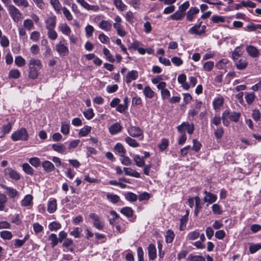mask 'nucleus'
Returning a JSON list of instances; mask_svg holds the SVG:
<instances>
[{"mask_svg": "<svg viewBox=\"0 0 261 261\" xmlns=\"http://www.w3.org/2000/svg\"><path fill=\"white\" fill-rule=\"evenodd\" d=\"M42 66L41 61L39 59L32 58L29 63V77L33 80L36 79Z\"/></svg>", "mask_w": 261, "mask_h": 261, "instance_id": "f257e3e1", "label": "nucleus"}, {"mask_svg": "<svg viewBox=\"0 0 261 261\" xmlns=\"http://www.w3.org/2000/svg\"><path fill=\"white\" fill-rule=\"evenodd\" d=\"M184 126H187L188 127V133L189 134H192L194 130V125L193 123L190 124L188 122H183L180 125L177 127V131L181 134L178 141V143L179 145L184 144L187 140V136L186 132L184 131L182 128Z\"/></svg>", "mask_w": 261, "mask_h": 261, "instance_id": "f03ea898", "label": "nucleus"}, {"mask_svg": "<svg viewBox=\"0 0 261 261\" xmlns=\"http://www.w3.org/2000/svg\"><path fill=\"white\" fill-rule=\"evenodd\" d=\"M11 139L14 141L19 140L25 141L29 139V134L25 128H21L12 133Z\"/></svg>", "mask_w": 261, "mask_h": 261, "instance_id": "7ed1b4c3", "label": "nucleus"}, {"mask_svg": "<svg viewBox=\"0 0 261 261\" xmlns=\"http://www.w3.org/2000/svg\"><path fill=\"white\" fill-rule=\"evenodd\" d=\"M114 22L113 24L118 36L123 37L126 35V32L122 25V19L119 15H116L114 18Z\"/></svg>", "mask_w": 261, "mask_h": 261, "instance_id": "20e7f679", "label": "nucleus"}, {"mask_svg": "<svg viewBox=\"0 0 261 261\" xmlns=\"http://www.w3.org/2000/svg\"><path fill=\"white\" fill-rule=\"evenodd\" d=\"M7 9L9 15L15 22H18L22 19L21 13L15 6L9 5Z\"/></svg>", "mask_w": 261, "mask_h": 261, "instance_id": "39448f33", "label": "nucleus"}, {"mask_svg": "<svg viewBox=\"0 0 261 261\" xmlns=\"http://www.w3.org/2000/svg\"><path fill=\"white\" fill-rule=\"evenodd\" d=\"M65 41L63 40L60 41L55 45V50L61 57H65L69 54V49L68 46L65 44Z\"/></svg>", "mask_w": 261, "mask_h": 261, "instance_id": "423d86ee", "label": "nucleus"}, {"mask_svg": "<svg viewBox=\"0 0 261 261\" xmlns=\"http://www.w3.org/2000/svg\"><path fill=\"white\" fill-rule=\"evenodd\" d=\"M89 217L93 220V226L98 230H102L104 227V223L100 217L95 213H91Z\"/></svg>", "mask_w": 261, "mask_h": 261, "instance_id": "0eeeda50", "label": "nucleus"}, {"mask_svg": "<svg viewBox=\"0 0 261 261\" xmlns=\"http://www.w3.org/2000/svg\"><path fill=\"white\" fill-rule=\"evenodd\" d=\"M127 132L128 134L133 137H138L142 136L140 140L143 139V131L139 127L132 126L128 128Z\"/></svg>", "mask_w": 261, "mask_h": 261, "instance_id": "6e6552de", "label": "nucleus"}, {"mask_svg": "<svg viewBox=\"0 0 261 261\" xmlns=\"http://www.w3.org/2000/svg\"><path fill=\"white\" fill-rule=\"evenodd\" d=\"M246 50L248 56L253 58H258L260 55L258 49L253 45H247L246 47Z\"/></svg>", "mask_w": 261, "mask_h": 261, "instance_id": "1a4fd4ad", "label": "nucleus"}, {"mask_svg": "<svg viewBox=\"0 0 261 261\" xmlns=\"http://www.w3.org/2000/svg\"><path fill=\"white\" fill-rule=\"evenodd\" d=\"M44 22L47 30L55 29L57 23V17L55 15H52L48 17Z\"/></svg>", "mask_w": 261, "mask_h": 261, "instance_id": "9d476101", "label": "nucleus"}, {"mask_svg": "<svg viewBox=\"0 0 261 261\" xmlns=\"http://www.w3.org/2000/svg\"><path fill=\"white\" fill-rule=\"evenodd\" d=\"M4 174L6 176H9L10 178L17 180L20 179L19 173L11 168L8 167L4 170Z\"/></svg>", "mask_w": 261, "mask_h": 261, "instance_id": "9b49d317", "label": "nucleus"}, {"mask_svg": "<svg viewBox=\"0 0 261 261\" xmlns=\"http://www.w3.org/2000/svg\"><path fill=\"white\" fill-rule=\"evenodd\" d=\"M76 2L80 4L83 8L88 11H97L99 10V7L97 5H90L85 0H76Z\"/></svg>", "mask_w": 261, "mask_h": 261, "instance_id": "f8f14e48", "label": "nucleus"}, {"mask_svg": "<svg viewBox=\"0 0 261 261\" xmlns=\"http://www.w3.org/2000/svg\"><path fill=\"white\" fill-rule=\"evenodd\" d=\"M236 68L239 70H244L248 66V63L246 59L243 58H238L233 60Z\"/></svg>", "mask_w": 261, "mask_h": 261, "instance_id": "ddd939ff", "label": "nucleus"}, {"mask_svg": "<svg viewBox=\"0 0 261 261\" xmlns=\"http://www.w3.org/2000/svg\"><path fill=\"white\" fill-rule=\"evenodd\" d=\"M98 27L106 32H110L112 30V24L111 20H102L99 22Z\"/></svg>", "mask_w": 261, "mask_h": 261, "instance_id": "4468645a", "label": "nucleus"}, {"mask_svg": "<svg viewBox=\"0 0 261 261\" xmlns=\"http://www.w3.org/2000/svg\"><path fill=\"white\" fill-rule=\"evenodd\" d=\"M138 77V72L136 70L129 71L125 76V82L127 84L130 83L132 81L136 80Z\"/></svg>", "mask_w": 261, "mask_h": 261, "instance_id": "2eb2a0df", "label": "nucleus"}, {"mask_svg": "<svg viewBox=\"0 0 261 261\" xmlns=\"http://www.w3.org/2000/svg\"><path fill=\"white\" fill-rule=\"evenodd\" d=\"M199 10L196 7H191L187 13V19L191 22L194 19V16L198 13Z\"/></svg>", "mask_w": 261, "mask_h": 261, "instance_id": "dca6fc26", "label": "nucleus"}, {"mask_svg": "<svg viewBox=\"0 0 261 261\" xmlns=\"http://www.w3.org/2000/svg\"><path fill=\"white\" fill-rule=\"evenodd\" d=\"M148 256L150 260H153L156 257V250L154 245L150 244L148 247Z\"/></svg>", "mask_w": 261, "mask_h": 261, "instance_id": "f3484780", "label": "nucleus"}, {"mask_svg": "<svg viewBox=\"0 0 261 261\" xmlns=\"http://www.w3.org/2000/svg\"><path fill=\"white\" fill-rule=\"evenodd\" d=\"M204 193L206 195L203 198L204 202L212 203L217 200V197L216 195H214L211 192H207L206 191H205Z\"/></svg>", "mask_w": 261, "mask_h": 261, "instance_id": "a211bd4d", "label": "nucleus"}, {"mask_svg": "<svg viewBox=\"0 0 261 261\" xmlns=\"http://www.w3.org/2000/svg\"><path fill=\"white\" fill-rule=\"evenodd\" d=\"M224 99L222 96L215 98L213 101L215 110L220 109L223 105Z\"/></svg>", "mask_w": 261, "mask_h": 261, "instance_id": "6ab92c4d", "label": "nucleus"}, {"mask_svg": "<svg viewBox=\"0 0 261 261\" xmlns=\"http://www.w3.org/2000/svg\"><path fill=\"white\" fill-rule=\"evenodd\" d=\"M243 53L244 51L242 49V45L236 47L232 53L231 56L232 60H236L238 58H239L243 55Z\"/></svg>", "mask_w": 261, "mask_h": 261, "instance_id": "aec40b11", "label": "nucleus"}, {"mask_svg": "<svg viewBox=\"0 0 261 261\" xmlns=\"http://www.w3.org/2000/svg\"><path fill=\"white\" fill-rule=\"evenodd\" d=\"M58 28L60 31L67 36H69L71 32V29L66 23L60 24Z\"/></svg>", "mask_w": 261, "mask_h": 261, "instance_id": "412c9836", "label": "nucleus"}, {"mask_svg": "<svg viewBox=\"0 0 261 261\" xmlns=\"http://www.w3.org/2000/svg\"><path fill=\"white\" fill-rule=\"evenodd\" d=\"M42 166L43 169L47 172H50L54 171L55 169L54 164L50 161H45L42 162Z\"/></svg>", "mask_w": 261, "mask_h": 261, "instance_id": "4be33fe9", "label": "nucleus"}, {"mask_svg": "<svg viewBox=\"0 0 261 261\" xmlns=\"http://www.w3.org/2000/svg\"><path fill=\"white\" fill-rule=\"evenodd\" d=\"M122 127L119 123H115L109 128V132L112 135H115L122 130Z\"/></svg>", "mask_w": 261, "mask_h": 261, "instance_id": "5701e85b", "label": "nucleus"}, {"mask_svg": "<svg viewBox=\"0 0 261 261\" xmlns=\"http://www.w3.org/2000/svg\"><path fill=\"white\" fill-rule=\"evenodd\" d=\"M50 4L57 13H61L63 7L59 0H50Z\"/></svg>", "mask_w": 261, "mask_h": 261, "instance_id": "b1692460", "label": "nucleus"}, {"mask_svg": "<svg viewBox=\"0 0 261 261\" xmlns=\"http://www.w3.org/2000/svg\"><path fill=\"white\" fill-rule=\"evenodd\" d=\"M33 197L30 194L27 195L21 201V205L23 206H28L33 204Z\"/></svg>", "mask_w": 261, "mask_h": 261, "instance_id": "393cba45", "label": "nucleus"}, {"mask_svg": "<svg viewBox=\"0 0 261 261\" xmlns=\"http://www.w3.org/2000/svg\"><path fill=\"white\" fill-rule=\"evenodd\" d=\"M57 200L53 199L48 201L47 204V211L51 214L54 213L57 210Z\"/></svg>", "mask_w": 261, "mask_h": 261, "instance_id": "a878e982", "label": "nucleus"}, {"mask_svg": "<svg viewBox=\"0 0 261 261\" xmlns=\"http://www.w3.org/2000/svg\"><path fill=\"white\" fill-rule=\"evenodd\" d=\"M201 22L198 24H196L192 27L189 31V32L191 34H196L200 35L204 32V30L199 31Z\"/></svg>", "mask_w": 261, "mask_h": 261, "instance_id": "bb28decb", "label": "nucleus"}, {"mask_svg": "<svg viewBox=\"0 0 261 261\" xmlns=\"http://www.w3.org/2000/svg\"><path fill=\"white\" fill-rule=\"evenodd\" d=\"M185 16V13H182L179 10H177L175 13L171 15L168 19L173 20H181Z\"/></svg>", "mask_w": 261, "mask_h": 261, "instance_id": "cd10ccee", "label": "nucleus"}, {"mask_svg": "<svg viewBox=\"0 0 261 261\" xmlns=\"http://www.w3.org/2000/svg\"><path fill=\"white\" fill-rule=\"evenodd\" d=\"M2 187L7 190V194L11 198H14L18 195V192L14 188L2 186Z\"/></svg>", "mask_w": 261, "mask_h": 261, "instance_id": "c85d7f7f", "label": "nucleus"}, {"mask_svg": "<svg viewBox=\"0 0 261 261\" xmlns=\"http://www.w3.org/2000/svg\"><path fill=\"white\" fill-rule=\"evenodd\" d=\"M69 122L64 121L61 122V132L64 135H67L69 133Z\"/></svg>", "mask_w": 261, "mask_h": 261, "instance_id": "c756f323", "label": "nucleus"}, {"mask_svg": "<svg viewBox=\"0 0 261 261\" xmlns=\"http://www.w3.org/2000/svg\"><path fill=\"white\" fill-rule=\"evenodd\" d=\"M114 5L120 11H123L126 10L127 6L123 3L122 0H114Z\"/></svg>", "mask_w": 261, "mask_h": 261, "instance_id": "7c9ffc66", "label": "nucleus"}, {"mask_svg": "<svg viewBox=\"0 0 261 261\" xmlns=\"http://www.w3.org/2000/svg\"><path fill=\"white\" fill-rule=\"evenodd\" d=\"M199 236V231L197 229L194 231H190L187 236V240L194 241L198 239Z\"/></svg>", "mask_w": 261, "mask_h": 261, "instance_id": "2f4dec72", "label": "nucleus"}, {"mask_svg": "<svg viewBox=\"0 0 261 261\" xmlns=\"http://www.w3.org/2000/svg\"><path fill=\"white\" fill-rule=\"evenodd\" d=\"M143 93L146 97L152 98L155 95V92L149 86H145L143 90Z\"/></svg>", "mask_w": 261, "mask_h": 261, "instance_id": "473e14b6", "label": "nucleus"}, {"mask_svg": "<svg viewBox=\"0 0 261 261\" xmlns=\"http://www.w3.org/2000/svg\"><path fill=\"white\" fill-rule=\"evenodd\" d=\"M53 149L59 153H65L66 152V147L63 144H54L52 145Z\"/></svg>", "mask_w": 261, "mask_h": 261, "instance_id": "72a5a7b5", "label": "nucleus"}, {"mask_svg": "<svg viewBox=\"0 0 261 261\" xmlns=\"http://www.w3.org/2000/svg\"><path fill=\"white\" fill-rule=\"evenodd\" d=\"M107 198L109 201L114 204L118 203L120 200V198L119 196L110 193L107 194Z\"/></svg>", "mask_w": 261, "mask_h": 261, "instance_id": "f704fd0d", "label": "nucleus"}, {"mask_svg": "<svg viewBox=\"0 0 261 261\" xmlns=\"http://www.w3.org/2000/svg\"><path fill=\"white\" fill-rule=\"evenodd\" d=\"M120 212L127 218L132 217L134 214V211L130 207H124L121 208Z\"/></svg>", "mask_w": 261, "mask_h": 261, "instance_id": "c9c22d12", "label": "nucleus"}, {"mask_svg": "<svg viewBox=\"0 0 261 261\" xmlns=\"http://www.w3.org/2000/svg\"><path fill=\"white\" fill-rule=\"evenodd\" d=\"M125 142L130 146L135 148L140 146V144L137 141L130 137H126L125 138Z\"/></svg>", "mask_w": 261, "mask_h": 261, "instance_id": "e433bc0d", "label": "nucleus"}, {"mask_svg": "<svg viewBox=\"0 0 261 261\" xmlns=\"http://www.w3.org/2000/svg\"><path fill=\"white\" fill-rule=\"evenodd\" d=\"M14 62L15 65L19 67L24 66L26 64L25 60L21 56H16Z\"/></svg>", "mask_w": 261, "mask_h": 261, "instance_id": "4c0bfd02", "label": "nucleus"}, {"mask_svg": "<svg viewBox=\"0 0 261 261\" xmlns=\"http://www.w3.org/2000/svg\"><path fill=\"white\" fill-rule=\"evenodd\" d=\"M23 28L28 31H30L34 29V25L33 21L30 19H27L23 21Z\"/></svg>", "mask_w": 261, "mask_h": 261, "instance_id": "58836bf2", "label": "nucleus"}, {"mask_svg": "<svg viewBox=\"0 0 261 261\" xmlns=\"http://www.w3.org/2000/svg\"><path fill=\"white\" fill-rule=\"evenodd\" d=\"M12 127V124L11 123L9 122L7 125L3 126L1 129L2 133V135H0V138H3L5 135L7 134H8L11 130Z\"/></svg>", "mask_w": 261, "mask_h": 261, "instance_id": "ea45409f", "label": "nucleus"}, {"mask_svg": "<svg viewBox=\"0 0 261 261\" xmlns=\"http://www.w3.org/2000/svg\"><path fill=\"white\" fill-rule=\"evenodd\" d=\"M29 238V236L27 235L24 237V238L22 240L16 239L14 241V247L15 248H19L23 245V244L26 242Z\"/></svg>", "mask_w": 261, "mask_h": 261, "instance_id": "a19ab883", "label": "nucleus"}, {"mask_svg": "<svg viewBox=\"0 0 261 261\" xmlns=\"http://www.w3.org/2000/svg\"><path fill=\"white\" fill-rule=\"evenodd\" d=\"M114 149L117 152H118L120 156H123L126 152V151L122 145L119 143L116 144L114 147Z\"/></svg>", "mask_w": 261, "mask_h": 261, "instance_id": "79ce46f5", "label": "nucleus"}, {"mask_svg": "<svg viewBox=\"0 0 261 261\" xmlns=\"http://www.w3.org/2000/svg\"><path fill=\"white\" fill-rule=\"evenodd\" d=\"M189 261H205V258L201 255H193L190 254L187 258Z\"/></svg>", "mask_w": 261, "mask_h": 261, "instance_id": "37998d69", "label": "nucleus"}, {"mask_svg": "<svg viewBox=\"0 0 261 261\" xmlns=\"http://www.w3.org/2000/svg\"><path fill=\"white\" fill-rule=\"evenodd\" d=\"M134 160L137 166L139 167H143L145 165V161L144 158L140 157L139 155H135L134 157Z\"/></svg>", "mask_w": 261, "mask_h": 261, "instance_id": "c03bdc74", "label": "nucleus"}, {"mask_svg": "<svg viewBox=\"0 0 261 261\" xmlns=\"http://www.w3.org/2000/svg\"><path fill=\"white\" fill-rule=\"evenodd\" d=\"M9 79H18L20 76V72L17 69H13L9 71Z\"/></svg>", "mask_w": 261, "mask_h": 261, "instance_id": "a18cd8bd", "label": "nucleus"}, {"mask_svg": "<svg viewBox=\"0 0 261 261\" xmlns=\"http://www.w3.org/2000/svg\"><path fill=\"white\" fill-rule=\"evenodd\" d=\"M91 127L86 125L81 129L79 135L80 137L87 136L88 134L91 132Z\"/></svg>", "mask_w": 261, "mask_h": 261, "instance_id": "49530a36", "label": "nucleus"}, {"mask_svg": "<svg viewBox=\"0 0 261 261\" xmlns=\"http://www.w3.org/2000/svg\"><path fill=\"white\" fill-rule=\"evenodd\" d=\"M195 201V208L194 210V215L196 216H197L198 213L199 212L200 209L201 208V203H200V199L199 197L196 196L194 198Z\"/></svg>", "mask_w": 261, "mask_h": 261, "instance_id": "de8ad7c7", "label": "nucleus"}, {"mask_svg": "<svg viewBox=\"0 0 261 261\" xmlns=\"http://www.w3.org/2000/svg\"><path fill=\"white\" fill-rule=\"evenodd\" d=\"M255 98V94L253 92L247 93L245 97L246 101L248 105L252 104L254 101Z\"/></svg>", "mask_w": 261, "mask_h": 261, "instance_id": "09e8293b", "label": "nucleus"}, {"mask_svg": "<svg viewBox=\"0 0 261 261\" xmlns=\"http://www.w3.org/2000/svg\"><path fill=\"white\" fill-rule=\"evenodd\" d=\"M22 169L25 173L27 174L32 175L34 174V169L28 163H24L22 164Z\"/></svg>", "mask_w": 261, "mask_h": 261, "instance_id": "8fccbe9b", "label": "nucleus"}, {"mask_svg": "<svg viewBox=\"0 0 261 261\" xmlns=\"http://www.w3.org/2000/svg\"><path fill=\"white\" fill-rule=\"evenodd\" d=\"M13 1L18 7L27 8L29 6V2L27 0H13Z\"/></svg>", "mask_w": 261, "mask_h": 261, "instance_id": "3c124183", "label": "nucleus"}, {"mask_svg": "<svg viewBox=\"0 0 261 261\" xmlns=\"http://www.w3.org/2000/svg\"><path fill=\"white\" fill-rule=\"evenodd\" d=\"M47 36L50 40H55L58 37V34L55 29L47 30Z\"/></svg>", "mask_w": 261, "mask_h": 261, "instance_id": "603ef678", "label": "nucleus"}, {"mask_svg": "<svg viewBox=\"0 0 261 261\" xmlns=\"http://www.w3.org/2000/svg\"><path fill=\"white\" fill-rule=\"evenodd\" d=\"M175 234L174 232L171 230H168L166 234V241L167 243H172L174 238Z\"/></svg>", "mask_w": 261, "mask_h": 261, "instance_id": "864d4df0", "label": "nucleus"}, {"mask_svg": "<svg viewBox=\"0 0 261 261\" xmlns=\"http://www.w3.org/2000/svg\"><path fill=\"white\" fill-rule=\"evenodd\" d=\"M18 30L20 39L23 41H25L28 38L25 29L22 27H18Z\"/></svg>", "mask_w": 261, "mask_h": 261, "instance_id": "5fc2aeb1", "label": "nucleus"}, {"mask_svg": "<svg viewBox=\"0 0 261 261\" xmlns=\"http://www.w3.org/2000/svg\"><path fill=\"white\" fill-rule=\"evenodd\" d=\"M48 239L49 240L51 241L50 244L52 247L56 246L59 242L57 235L55 233H51L50 235H49Z\"/></svg>", "mask_w": 261, "mask_h": 261, "instance_id": "6e6d98bb", "label": "nucleus"}, {"mask_svg": "<svg viewBox=\"0 0 261 261\" xmlns=\"http://www.w3.org/2000/svg\"><path fill=\"white\" fill-rule=\"evenodd\" d=\"M214 67V63L212 61H207L203 65V69L205 71H211Z\"/></svg>", "mask_w": 261, "mask_h": 261, "instance_id": "4d7b16f0", "label": "nucleus"}, {"mask_svg": "<svg viewBox=\"0 0 261 261\" xmlns=\"http://www.w3.org/2000/svg\"><path fill=\"white\" fill-rule=\"evenodd\" d=\"M125 199L130 202H135L137 199V196L132 192H127L125 194Z\"/></svg>", "mask_w": 261, "mask_h": 261, "instance_id": "13d9d810", "label": "nucleus"}, {"mask_svg": "<svg viewBox=\"0 0 261 261\" xmlns=\"http://www.w3.org/2000/svg\"><path fill=\"white\" fill-rule=\"evenodd\" d=\"M0 236L4 240H9L12 239V234L11 232L9 231L4 230L1 232Z\"/></svg>", "mask_w": 261, "mask_h": 261, "instance_id": "bf43d9fd", "label": "nucleus"}, {"mask_svg": "<svg viewBox=\"0 0 261 261\" xmlns=\"http://www.w3.org/2000/svg\"><path fill=\"white\" fill-rule=\"evenodd\" d=\"M29 163L34 167H38L40 165V160L37 157L31 158L29 160Z\"/></svg>", "mask_w": 261, "mask_h": 261, "instance_id": "052dcab7", "label": "nucleus"}, {"mask_svg": "<svg viewBox=\"0 0 261 261\" xmlns=\"http://www.w3.org/2000/svg\"><path fill=\"white\" fill-rule=\"evenodd\" d=\"M110 214L113 218L109 219V223L111 225H114L116 220L119 218V215L115 211H110Z\"/></svg>", "mask_w": 261, "mask_h": 261, "instance_id": "680f3d73", "label": "nucleus"}, {"mask_svg": "<svg viewBox=\"0 0 261 261\" xmlns=\"http://www.w3.org/2000/svg\"><path fill=\"white\" fill-rule=\"evenodd\" d=\"M7 201V198L3 194H0V211H3L5 206V204Z\"/></svg>", "mask_w": 261, "mask_h": 261, "instance_id": "e2e57ef3", "label": "nucleus"}, {"mask_svg": "<svg viewBox=\"0 0 261 261\" xmlns=\"http://www.w3.org/2000/svg\"><path fill=\"white\" fill-rule=\"evenodd\" d=\"M211 20L214 23L224 22L225 18L224 16L219 15H213L211 17Z\"/></svg>", "mask_w": 261, "mask_h": 261, "instance_id": "0e129e2a", "label": "nucleus"}, {"mask_svg": "<svg viewBox=\"0 0 261 261\" xmlns=\"http://www.w3.org/2000/svg\"><path fill=\"white\" fill-rule=\"evenodd\" d=\"M61 227V225L57 222H53L48 225V228L51 231H56Z\"/></svg>", "mask_w": 261, "mask_h": 261, "instance_id": "69168bd1", "label": "nucleus"}, {"mask_svg": "<svg viewBox=\"0 0 261 261\" xmlns=\"http://www.w3.org/2000/svg\"><path fill=\"white\" fill-rule=\"evenodd\" d=\"M212 211L215 214L220 215L222 213L221 207L218 204H214L212 206Z\"/></svg>", "mask_w": 261, "mask_h": 261, "instance_id": "338daca9", "label": "nucleus"}, {"mask_svg": "<svg viewBox=\"0 0 261 261\" xmlns=\"http://www.w3.org/2000/svg\"><path fill=\"white\" fill-rule=\"evenodd\" d=\"M261 249V244H256L251 245L249 248V251L251 253L253 254L255 253L257 251Z\"/></svg>", "mask_w": 261, "mask_h": 261, "instance_id": "774afa93", "label": "nucleus"}]
</instances>
